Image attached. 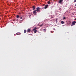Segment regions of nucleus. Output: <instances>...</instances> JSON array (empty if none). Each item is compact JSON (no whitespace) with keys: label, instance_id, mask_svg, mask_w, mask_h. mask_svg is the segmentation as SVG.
<instances>
[{"label":"nucleus","instance_id":"423d86ee","mask_svg":"<svg viewBox=\"0 0 76 76\" xmlns=\"http://www.w3.org/2000/svg\"><path fill=\"white\" fill-rule=\"evenodd\" d=\"M48 7V5H45V7L44 8V9H46L47 8V7Z\"/></svg>","mask_w":76,"mask_h":76},{"label":"nucleus","instance_id":"7ed1b4c3","mask_svg":"<svg viewBox=\"0 0 76 76\" xmlns=\"http://www.w3.org/2000/svg\"><path fill=\"white\" fill-rule=\"evenodd\" d=\"M76 23V22L75 21H74L72 22V25H71V26H72L75 25V24Z\"/></svg>","mask_w":76,"mask_h":76},{"label":"nucleus","instance_id":"0eeeda50","mask_svg":"<svg viewBox=\"0 0 76 76\" xmlns=\"http://www.w3.org/2000/svg\"><path fill=\"white\" fill-rule=\"evenodd\" d=\"M32 8H33V9H32V10H34L35 9H36V7H35V6H33V7H32Z\"/></svg>","mask_w":76,"mask_h":76},{"label":"nucleus","instance_id":"20e7f679","mask_svg":"<svg viewBox=\"0 0 76 76\" xmlns=\"http://www.w3.org/2000/svg\"><path fill=\"white\" fill-rule=\"evenodd\" d=\"M71 21H66V22H67V24L69 25L71 23Z\"/></svg>","mask_w":76,"mask_h":76},{"label":"nucleus","instance_id":"412c9836","mask_svg":"<svg viewBox=\"0 0 76 76\" xmlns=\"http://www.w3.org/2000/svg\"><path fill=\"white\" fill-rule=\"evenodd\" d=\"M59 10H61V8H60V9H59Z\"/></svg>","mask_w":76,"mask_h":76},{"label":"nucleus","instance_id":"f8f14e48","mask_svg":"<svg viewBox=\"0 0 76 76\" xmlns=\"http://www.w3.org/2000/svg\"><path fill=\"white\" fill-rule=\"evenodd\" d=\"M24 33H26V30H24Z\"/></svg>","mask_w":76,"mask_h":76},{"label":"nucleus","instance_id":"f257e3e1","mask_svg":"<svg viewBox=\"0 0 76 76\" xmlns=\"http://www.w3.org/2000/svg\"><path fill=\"white\" fill-rule=\"evenodd\" d=\"M42 9L40 8L39 7H37L36 8V10H35L34 11H33V14H34V15H36V14L37 13V12H41V11L40 10H42Z\"/></svg>","mask_w":76,"mask_h":76},{"label":"nucleus","instance_id":"6e6552de","mask_svg":"<svg viewBox=\"0 0 76 76\" xmlns=\"http://www.w3.org/2000/svg\"><path fill=\"white\" fill-rule=\"evenodd\" d=\"M30 31H31L30 29H28L27 30V32L29 33L30 32Z\"/></svg>","mask_w":76,"mask_h":76},{"label":"nucleus","instance_id":"6ab92c4d","mask_svg":"<svg viewBox=\"0 0 76 76\" xmlns=\"http://www.w3.org/2000/svg\"><path fill=\"white\" fill-rule=\"evenodd\" d=\"M74 2H76V0H74Z\"/></svg>","mask_w":76,"mask_h":76},{"label":"nucleus","instance_id":"ddd939ff","mask_svg":"<svg viewBox=\"0 0 76 76\" xmlns=\"http://www.w3.org/2000/svg\"><path fill=\"white\" fill-rule=\"evenodd\" d=\"M47 3L49 4H50V1H49Z\"/></svg>","mask_w":76,"mask_h":76},{"label":"nucleus","instance_id":"dca6fc26","mask_svg":"<svg viewBox=\"0 0 76 76\" xmlns=\"http://www.w3.org/2000/svg\"><path fill=\"white\" fill-rule=\"evenodd\" d=\"M63 19H64V20L66 19V18L65 17H63Z\"/></svg>","mask_w":76,"mask_h":76},{"label":"nucleus","instance_id":"a211bd4d","mask_svg":"<svg viewBox=\"0 0 76 76\" xmlns=\"http://www.w3.org/2000/svg\"><path fill=\"white\" fill-rule=\"evenodd\" d=\"M57 18L56 19V23H57Z\"/></svg>","mask_w":76,"mask_h":76},{"label":"nucleus","instance_id":"4468645a","mask_svg":"<svg viewBox=\"0 0 76 76\" xmlns=\"http://www.w3.org/2000/svg\"><path fill=\"white\" fill-rule=\"evenodd\" d=\"M17 18H19V15H17V17H16Z\"/></svg>","mask_w":76,"mask_h":76},{"label":"nucleus","instance_id":"4be33fe9","mask_svg":"<svg viewBox=\"0 0 76 76\" xmlns=\"http://www.w3.org/2000/svg\"><path fill=\"white\" fill-rule=\"evenodd\" d=\"M75 7H76V4L75 5Z\"/></svg>","mask_w":76,"mask_h":76},{"label":"nucleus","instance_id":"f3484780","mask_svg":"<svg viewBox=\"0 0 76 76\" xmlns=\"http://www.w3.org/2000/svg\"><path fill=\"white\" fill-rule=\"evenodd\" d=\"M28 35H30L32 36V34H29Z\"/></svg>","mask_w":76,"mask_h":76},{"label":"nucleus","instance_id":"2eb2a0df","mask_svg":"<svg viewBox=\"0 0 76 76\" xmlns=\"http://www.w3.org/2000/svg\"><path fill=\"white\" fill-rule=\"evenodd\" d=\"M43 24H42L41 25H40V27H42L43 26Z\"/></svg>","mask_w":76,"mask_h":76},{"label":"nucleus","instance_id":"39448f33","mask_svg":"<svg viewBox=\"0 0 76 76\" xmlns=\"http://www.w3.org/2000/svg\"><path fill=\"white\" fill-rule=\"evenodd\" d=\"M63 2V0H60L58 1V3L60 4L61 3V2Z\"/></svg>","mask_w":76,"mask_h":76},{"label":"nucleus","instance_id":"f03ea898","mask_svg":"<svg viewBox=\"0 0 76 76\" xmlns=\"http://www.w3.org/2000/svg\"><path fill=\"white\" fill-rule=\"evenodd\" d=\"M36 29H37V28L36 27H35L34 28L33 31H34V33H36L37 32V30H36Z\"/></svg>","mask_w":76,"mask_h":76},{"label":"nucleus","instance_id":"1a4fd4ad","mask_svg":"<svg viewBox=\"0 0 76 76\" xmlns=\"http://www.w3.org/2000/svg\"><path fill=\"white\" fill-rule=\"evenodd\" d=\"M46 30H47V29L46 28L43 29V30H44L43 31L45 32H46Z\"/></svg>","mask_w":76,"mask_h":76},{"label":"nucleus","instance_id":"9b49d317","mask_svg":"<svg viewBox=\"0 0 76 76\" xmlns=\"http://www.w3.org/2000/svg\"><path fill=\"white\" fill-rule=\"evenodd\" d=\"M16 35H20V33H16Z\"/></svg>","mask_w":76,"mask_h":76},{"label":"nucleus","instance_id":"9d476101","mask_svg":"<svg viewBox=\"0 0 76 76\" xmlns=\"http://www.w3.org/2000/svg\"><path fill=\"white\" fill-rule=\"evenodd\" d=\"M61 23L62 24H64V22L63 21H61Z\"/></svg>","mask_w":76,"mask_h":76},{"label":"nucleus","instance_id":"aec40b11","mask_svg":"<svg viewBox=\"0 0 76 76\" xmlns=\"http://www.w3.org/2000/svg\"><path fill=\"white\" fill-rule=\"evenodd\" d=\"M20 19H22V17H19Z\"/></svg>","mask_w":76,"mask_h":76}]
</instances>
